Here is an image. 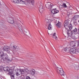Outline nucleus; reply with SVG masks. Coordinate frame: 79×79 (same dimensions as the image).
Listing matches in <instances>:
<instances>
[{
    "mask_svg": "<svg viewBox=\"0 0 79 79\" xmlns=\"http://www.w3.org/2000/svg\"><path fill=\"white\" fill-rule=\"evenodd\" d=\"M78 22L79 23V20H78Z\"/></svg>",
    "mask_w": 79,
    "mask_h": 79,
    "instance_id": "nucleus-40",
    "label": "nucleus"
},
{
    "mask_svg": "<svg viewBox=\"0 0 79 79\" xmlns=\"http://www.w3.org/2000/svg\"><path fill=\"white\" fill-rule=\"evenodd\" d=\"M73 34H77V29L75 28L72 31Z\"/></svg>",
    "mask_w": 79,
    "mask_h": 79,
    "instance_id": "nucleus-15",
    "label": "nucleus"
},
{
    "mask_svg": "<svg viewBox=\"0 0 79 79\" xmlns=\"http://www.w3.org/2000/svg\"><path fill=\"white\" fill-rule=\"evenodd\" d=\"M68 27L70 31L71 30H72V29H73V25L72 24H71V23H70L69 24Z\"/></svg>",
    "mask_w": 79,
    "mask_h": 79,
    "instance_id": "nucleus-16",
    "label": "nucleus"
},
{
    "mask_svg": "<svg viewBox=\"0 0 79 79\" xmlns=\"http://www.w3.org/2000/svg\"><path fill=\"white\" fill-rule=\"evenodd\" d=\"M15 74L17 76H19L20 74H21L19 70H17V71L15 73Z\"/></svg>",
    "mask_w": 79,
    "mask_h": 79,
    "instance_id": "nucleus-18",
    "label": "nucleus"
},
{
    "mask_svg": "<svg viewBox=\"0 0 79 79\" xmlns=\"http://www.w3.org/2000/svg\"><path fill=\"white\" fill-rule=\"evenodd\" d=\"M49 20H48V19H46L45 20V21L46 22H47V23H48H48H49Z\"/></svg>",
    "mask_w": 79,
    "mask_h": 79,
    "instance_id": "nucleus-30",
    "label": "nucleus"
},
{
    "mask_svg": "<svg viewBox=\"0 0 79 79\" xmlns=\"http://www.w3.org/2000/svg\"><path fill=\"white\" fill-rule=\"evenodd\" d=\"M6 60V62H7L8 63H10V60L8 59H7Z\"/></svg>",
    "mask_w": 79,
    "mask_h": 79,
    "instance_id": "nucleus-33",
    "label": "nucleus"
},
{
    "mask_svg": "<svg viewBox=\"0 0 79 79\" xmlns=\"http://www.w3.org/2000/svg\"><path fill=\"white\" fill-rule=\"evenodd\" d=\"M64 7V8H66V7H67V6H66V4L65 3H63V4L62 5Z\"/></svg>",
    "mask_w": 79,
    "mask_h": 79,
    "instance_id": "nucleus-29",
    "label": "nucleus"
},
{
    "mask_svg": "<svg viewBox=\"0 0 79 79\" xmlns=\"http://www.w3.org/2000/svg\"><path fill=\"white\" fill-rule=\"evenodd\" d=\"M71 45L72 47H75L76 46V43L75 42H73L71 43Z\"/></svg>",
    "mask_w": 79,
    "mask_h": 79,
    "instance_id": "nucleus-23",
    "label": "nucleus"
},
{
    "mask_svg": "<svg viewBox=\"0 0 79 79\" xmlns=\"http://www.w3.org/2000/svg\"><path fill=\"white\" fill-rule=\"evenodd\" d=\"M4 70L5 71H9L10 69L8 67H5L3 68Z\"/></svg>",
    "mask_w": 79,
    "mask_h": 79,
    "instance_id": "nucleus-14",
    "label": "nucleus"
},
{
    "mask_svg": "<svg viewBox=\"0 0 79 79\" xmlns=\"http://www.w3.org/2000/svg\"><path fill=\"white\" fill-rule=\"evenodd\" d=\"M56 71L58 74L60 75V76H62V77H64V76H65V72H64L63 70V69L62 68H56Z\"/></svg>",
    "mask_w": 79,
    "mask_h": 79,
    "instance_id": "nucleus-1",
    "label": "nucleus"
},
{
    "mask_svg": "<svg viewBox=\"0 0 79 79\" xmlns=\"http://www.w3.org/2000/svg\"><path fill=\"white\" fill-rule=\"evenodd\" d=\"M53 34H50V36H51V37H53V36L52 35Z\"/></svg>",
    "mask_w": 79,
    "mask_h": 79,
    "instance_id": "nucleus-38",
    "label": "nucleus"
},
{
    "mask_svg": "<svg viewBox=\"0 0 79 79\" xmlns=\"http://www.w3.org/2000/svg\"><path fill=\"white\" fill-rule=\"evenodd\" d=\"M69 22H70V21H69V19H68L67 20H65V21L64 22V27H65L66 29H68L66 28V27H68V24H69Z\"/></svg>",
    "mask_w": 79,
    "mask_h": 79,
    "instance_id": "nucleus-4",
    "label": "nucleus"
},
{
    "mask_svg": "<svg viewBox=\"0 0 79 79\" xmlns=\"http://www.w3.org/2000/svg\"><path fill=\"white\" fill-rule=\"evenodd\" d=\"M27 2L29 3H31L32 5H34V2L33 0H27Z\"/></svg>",
    "mask_w": 79,
    "mask_h": 79,
    "instance_id": "nucleus-10",
    "label": "nucleus"
},
{
    "mask_svg": "<svg viewBox=\"0 0 79 79\" xmlns=\"http://www.w3.org/2000/svg\"><path fill=\"white\" fill-rule=\"evenodd\" d=\"M69 52L70 53H75L76 52V49L75 48H72L70 49Z\"/></svg>",
    "mask_w": 79,
    "mask_h": 79,
    "instance_id": "nucleus-5",
    "label": "nucleus"
},
{
    "mask_svg": "<svg viewBox=\"0 0 79 79\" xmlns=\"http://www.w3.org/2000/svg\"><path fill=\"white\" fill-rule=\"evenodd\" d=\"M53 6V5L50 2H48L47 4H46V7L48 9H50V10H52Z\"/></svg>",
    "mask_w": 79,
    "mask_h": 79,
    "instance_id": "nucleus-3",
    "label": "nucleus"
},
{
    "mask_svg": "<svg viewBox=\"0 0 79 79\" xmlns=\"http://www.w3.org/2000/svg\"><path fill=\"white\" fill-rule=\"evenodd\" d=\"M29 74H30L32 76L35 74V71L34 69H32L31 70L29 71Z\"/></svg>",
    "mask_w": 79,
    "mask_h": 79,
    "instance_id": "nucleus-7",
    "label": "nucleus"
},
{
    "mask_svg": "<svg viewBox=\"0 0 79 79\" xmlns=\"http://www.w3.org/2000/svg\"><path fill=\"white\" fill-rule=\"evenodd\" d=\"M77 52H78V53H79V48H78V50H77Z\"/></svg>",
    "mask_w": 79,
    "mask_h": 79,
    "instance_id": "nucleus-37",
    "label": "nucleus"
},
{
    "mask_svg": "<svg viewBox=\"0 0 79 79\" xmlns=\"http://www.w3.org/2000/svg\"><path fill=\"white\" fill-rule=\"evenodd\" d=\"M0 57L2 58V61H3L2 62H5L8 59V55L4 54L3 52H0Z\"/></svg>",
    "mask_w": 79,
    "mask_h": 79,
    "instance_id": "nucleus-2",
    "label": "nucleus"
},
{
    "mask_svg": "<svg viewBox=\"0 0 79 79\" xmlns=\"http://www.w3.org/2000/svg\"><path fill=\"white\" fill-rule=\"evenodd\" d=\"M19 70L21 74H24V72H25V70L24 69H20Z\"/></svg>",
    "mask_w": 79,
    "mask_h": 79,
    "instance_id": "nucleus-12",
    "label": "nucleus"
},
{
    "mask_svg": "<svg viewBox=\"0 0 79 79\" xmlns=\"http://www.w3.org/2000/svg\"><path fill=\"white\" fill-rule=\"evenodd\" d=\"M10 77L11 78V79H14V78H15L14 75H13V74L10 75Z\"/></svg>",
    "mask_w": 79,
    "mask_h": 79,
    "instance_id": "nucleus-28",
    "label": "nucleus"
},
{
    "mask_svg": "<svg viewBox=\"0 0 79 79\" xmlns=\"http://www.w3.org/2000/svg\"><path fill=\"white\" fill-rule=\"evenodd\" d=\"M3 49L4 51H6V52H7L9 50H10V48L8 46H5L3 48Z\"/></svg>",
    "mask_w": 79,
    "mask_h": 79,
    "instance_id": "nucleus-9",
    "label": "nucleus"
},
{
    "mask_svg": "<svg viewBox=\"0 0 79 79\" xmlns=\"http://www.w3.org/2000/svg\"><path fill=\"white\" fill-rule=\"evenodd\" d=\"M79 18V15H75L73 18V19L76 20Z\"/></svg>",
    "mask_w": 79,
    "mask_h": 79,
    "instance_id": "nucleus-19",
    "label": "nucleus"
},
{
    "mask_svg": "<svg viewBox=\"0 0 79 79\" xmlns=\"http://www.w3.org/2000/svg\"><path fill=\"white\" fill-rule=\"evenodd\" d=\"M9 23H10V24H13L14 23H15V22L14 21V20L11 18H10V20L9 21Z\"/></svg>",
    "mask_w": 79,
    "mask_h": 79,
    "instance_id": "nucleus-17",
    "label": "nucleus"
},
{
    "mask_svg": "<svg viewBox=\"0 0 79 79\" xmlns=\"http://www.w3.org/2000/svg\"><path fill=\"white\" fill-rule=\"evenodd\" d=\"M67 31V34L69 36V37H72V35H73V32L72 31H71L69 30H68Z\"/></svg>",
    "mask_w": 79,
    "mask_h": 79,
    "instance_id": "nucleus-6",
    "label": "nucleus"
},
{
    "mask_svg": "<svg viewBox=\"0 0 79 79\" xmlns=\"http://www.w3.org/2000/svg\"><path fill=\"white\" fill-rule=\"evenodd\" d=\"M51 12L55 15V14H56V13H57L59 12V10H57L56 8H55L53 9L51 11Z\"/></svg>",
    "mask_w": 79,
    "mask_h": 79,
    "instance_id": "nucleus-8",
    "label": "nucleus"
},
{
    "mask_svg": "<svg viewBox=\"0 0 79 79\" xmlns=\"http://www.w3.org/2000/svg\"><path fill=\"white\" fill-rule=\"evenodd\" d=\"M75 68L76 69H77V70H79V65H77Z\"/></svg>",
    "mask_w": 79,
    "mask_h": 79,
    "instance_id": "nucleus-27",
    "label": "nucleus"
},
{
    "mask_svg": "<svg viewBox=\"0 0 79 79\" xmlns=\"http://www.w3.org/2000/svg\"><path fill=\"white\" fill-rule=\"evenodd\" d=\"M19 3H20L21 4H25V2L23 1L22 0H20V1H19Z\"/></svg>",
    "mask_w": 79,
    "mask_h": 79,
    "instance_id": "nucleus-25",
    "label": "nucleus"
},
{
    "mask_svg": "<svg viewBox=\"0 0 79 79\" xmlns=\"http://www.w3.org/2000/svg\"><path fill=\"white\" fill-rule=\"evenodd\" d=\"M18 28L19 29L20 31L21 30H23V27L22 26V25L20 24H19L18 25Z\"/></svg>",
    "mask_w": 79,
    "mask_h": 79,
    "instance_id": "nucleus-11",
    "label": "nucleus"
},
{
    "mask_svg": "<svg viewBox=\"0 0 79 79\" xmlns=\"http://www.w3.org/2000/svg\"><path fill=\"white\" fill-rule=\"evenodd\" d=\"M58 22V23L56 25L58 28H60L61 26V23L60 22H59V21Z\"/></svg>",
    "mask_w": 79,
    "mask_h": 79,
    "instance_id": "nucleus-13",
    "label": "nucleus"
},
{
    "mask_svg": "<svg viewBox=\"0 0 79 79\" xmlns=\"http://www.w3.org/2000/svg\"><path fill=\"white\" fill-rule=\"evenodd\" d=\"M1 3L0 2V5H1Z\"/></svg>",
    "mask_w": 79,
    "mask_h": 79,
    "instance_id": "nucleus-39",
    "label": "nucleus"
},
{
    "mask_svg": "<svg viewBox=\"0 0 79 79\" xmlns=\"http://www.w3.org/2000/svg\"><path fill=\"white\" fill-rule=\"evenodd\" d=\"M56 34V33H55L54 34L51 35L52 36V37L53 38H54V39H57L58 38H57V37L55 35Z\"/></svg>",
    "mask_w": 79,
    "mask_h": 79,
    "instance_id": "nucleus-21",
    "label": "nucleus"
},
{
    "mask_svg": "<svg viewBox=\"0 0 79 79\" xmlns=\"http://www.w3.org/2000/svg\"><path fill=\"white\" fill-rule=\"evenodd\" d=\"M49 24L48 25V30H51L52 28V26L50 24V23H49Z\"/></svg>",
    "mask_w": 79,
    "mask_h": 79,
    "instance_id": "nucleus-22",
    "label": "nucleus"
},
{
    "mask_svg": "<svg viewBox=\"0 0 79 79\" xmlns=\"http://www.w3.org/2000/svg\"><path fill=\"white\" fill-rule=\"evenodd\" d=\"M9 74L10 75V76H11V75L13 74V73H12V72H10L9 71Z\"/></svg>",
    "mask_w": 79,
    "mask_h": 79,
    "instance_id": "nucleus-34",
    "label": "nucleus"
},
{
    "mask_svg": "<svg viewBox=\"0 0 79 79\" xmlns=\"http://www.w3.org/2000/svg\"><path fill=\"white\" fill-rule=\"evenodd\" d=\"M18 47V46H13V48L14 49H15V50H16V49Z\"/></svg>",
    "mask_w": 79,
    "mask_h": 79,
    "instance_id": "nucleus-31",
    "label": "nucleus"
},
{
    "mask_svg": "<svg viewBox=\"0 0 79 79\" xmlns=\"http://www.w3.org/2000/svg\"><path fill=\"white\" fill-rule=\"evenodd\" d=\"M25 79H31V78L29 76H27Z\"/></svg>",
    "mask_w": 79,
    "mask_h": 79,
    "instance_id": "nucleus-35",
    "label": "nucleus"
},
{
    "mask_svg": "<svg viewBox=\"0 0 79 79\" xmlns=\"http://www.w3.org/2000/svg\"><path fill=\"white\" fill-rule=\"evenodd\" d=\"M68 48H65L63 49L62 51L63 52H67V51H68Z\"/></svg>",
    "mask_w": 79,
    "mask_h": 79,
    "instance_id": "nucleus-24",
    "label": "nucleus"
},
{
    "mask_svg": "<svg viewBox=\"0 0 79 79\" xmlns=\"http://www.w3.org/2000/svg\"><path fill=\"white\" fill-rule=\"evenodd\" d=\"M12 3H15V0H11Z\"/></svg>",
    "mask_w": 79,
    "mask_h": 79,
    "instance_id": "nucleus-36",
    "label": "nucleus"
},
{
    "mask_svg": "<svg viewBox=\"0 0 79 79\" xmlns=\"http://www.w3.org/2000/svg\"><path fill=\"white\" fill-rule=\"evenodd\" d=\"M73 24L75 26L77 25V22H73Z\"/></svg>",
    "mask_w": 79,
    "mask_h": 79,
    "instance_id": "nucleus-32",
    "label": "nucleus"
},
{
    "mask_svg": "<svg viewBox=\"0 0 79 79\" xmlns=\"http://www.w3.org/2000/svg\"><path fill=\"white\" fill-rule=\"evenodd\" d=\"M20 0H15V3H19V1Z\"/></svg>",
    "mask_w": 79,
    "mask_h": 79,
    "instance_id": "nucleus-26",
    "label": "nucleus"
},
{
    "mask_svg": "<svg viewBox=\"0 0 79 79\" xmlns=\"http://www.w3.org/2000/svg\"><path fill=\"white\" fill-rule=\"evenodd\" d=\"M39 11L40 13L43 12V11H44V9H43V8L42 7V6H40L39 8Z\"/></svg>",
    "mask_w": 79,
    "mask_h": 79,
    "instance_id": "nucleus-20",
    "label": "nucleus"
}]
</instances>
